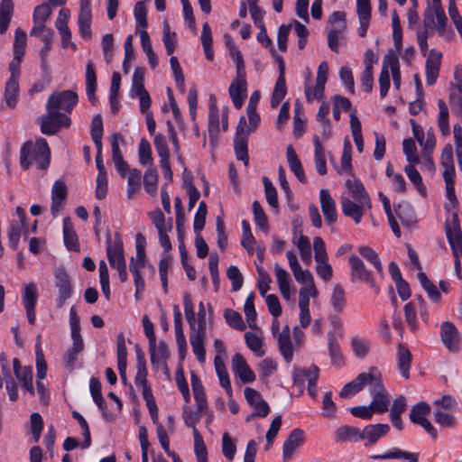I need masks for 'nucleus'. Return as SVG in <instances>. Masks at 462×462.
I'll use <instances>...</instances> for the list:
<instances>
[{
  "instance_id": "nucleus-1",
  "label": "nucleus",
  "mask_w": 462,
  "mask_h": 462,
  "mask_svg": "<svg viewBox=\"0 0 462 462\" xmlns=\"http://www.w3.org/2000/svg\"><path fill=\"white\" fill-rule=\"evenodd\" d=\"M185 318L189 325V342L192 351L200 364L205 363L206 352L204 342L207 338L206 320L196 319L194 304L189 292L183 295Z\"/></svg>"
},
{
  "instance_id": "nucleus-2",
  "label": "nucleus",
  "mask_w": 462,
  "mask_h": 462,
  "mask_svg": "<svg viewBox=\"0 0 462 462\" xmlns=\"http://www.w3.org/2000/svg\"><path fill=\"white\" fill-rule=\"evenodd\" d=\"M51 150L45 139L40 138L34 143H24L20 149V165L28 170L35 164L38 170L44 171L50 165Z\"/></svg>"
},
{
  "instance_id": "nucleus-3",
  "label": "nucleus",
  "mask_w": 462,
  "mask_h": 462,
  "mask_svg": "<svg viewBox=\"0 0 462 462\" xmlns=\"http://www.w3.org/2000/svg\"><path fill=\"white\" fill-rule=\"evenodd\" d=\"M106 256L110 266L118 273L119 279L122 282H125L128 279L126 270V261L125 258L123 240L119 233L115 234L114 240L110 237L106 239Z\"/></svg>"
},
{
  "instance_id": "nucleus-4",
  "label": "nucleus",
  "mask_w": 462,
  "mask_h": 462,
  "mask_svg": "<svg viewBox=\"0 0 462 462\" xmlns=\"http://www.w3.org/2000/svg\"><path fill=\"white\" fill-rule=\"evenodd\" d=\"M423 16L425 28L436 29L439 36L445 35L448 19L441 5V0L428 2Z\"/></svg>"
},
{
  "instance_id": "nucleus-5",
  "label": "nucleus",
  "mask_w": 462,
  "mask_h": 462,
  "mask_svg": "<svg viewBox=\"0 0 462 462\" xmlns=\"http://www.w3.org/2000/svg\"><path fill=\"white\" fill-rule=\"evenodd\" d=\"M41 131L43 134H56L61 127L70 125V118L65 114L53 109H47V114L40 117Z\"/></svg>"
},
{
  "instance_id": "nucleus-6",
  "label": "nucleus",
  "mask_w": 462,
  "mask_h": 462,
  "mask_svg": "<svg viewBox=\"0 0 462 462\" xmlns=\"http://www.w3.org/2000/svg\"><path fill=\"white\" fill-rule=\"evenodd\" d=\"M78 101V94L74 90L56 91L49 97L46 109L62 110L65 113H70Z\"/></svg>"
},
{
  "instance_id": "nucleus-7",
  "label": "nucleus",
  "mask_w": 462,
  "mask_h": 462,
  "mask_svg": "<svg viewBox=\"0 0 462 462\" xmlns=\"http://www.w3.org/2000/svg\"><path fill=\"white\" fill-rule=\"evenodd\" d=\"M348 263L351 270V281L353 282H365L376 294H378L380 292V288L376 284L372 273L365 267L364 262L356 255H350Z\"/></svg>"
},
{
  "instance_id": "nucleus-8",
  "label": "nucleus",
  "mask_w": 462,
  "mask_h": 462,
  "mask_svg": "<svg viewBox=\"0 0 462 462\" xmlns=\"http://www.w3.org/2000/svg\"><path fill=\"white\" fill-rule=\"evenodd\" d=\"M439 337L444 346L450 353L456 354L460 351L462 336L452 322L444 321L441 323Z\"/></svg>"
},
{
  "instance_id": "nucleus-9",
  "label": "nucleus",
  "mask_w": 462,
  "mask_h": 462,
  "mask_svg": "<svg viewBox=\"0 0 462 462\" xmlns=\"http://www.w3.org/2000/svg\"><path fill=\"white\" fill-rule=\"evenodd\" d=\"M55 287L58 289L57 305L59 308L63 307L66 300L69 299L73 293V284L68 272L60 267L55 271Z\"/></svg>"
},
{
  "instance_id": "nucleus-10",
  "label": "nucleus",
  "mask_w": 462,
  "mask_h": 462,
  "mask_svg": "<svg viewBox=\"0 0 462 462\" xmlns=\"http://www.w3.org/2000/svg\"><path fill=\"white\" fill-rule=\"evenodd\" d=\"M372 208L371 203H365L360 201H355L346 197L341 198V208L343 214L351 217L356 224H359L362 220V217L365 214V210L370 209Z\"/></svg>"
},
{
  "instance_id": "nucleus-11",
  "label": "nucleus",
  "mask_w": 462,
  "mask_h": 462,
  "mask_svg": "<svg viewBox=\"0 0 462 462\" xmlns=\"http://www.w3.org/2000/svg\"><path fill=\"white\" fill-rule=\"evenodd\" d=\"M23 303L26 311L28 322L33 325L35 322V307L38 300L37 287L33 282L26 284L22 294Z\"/></svg>"
},
{
  "instance_id": "nucleus-12",
  "label": "nucleus",
  "mask_w": 462,
  "mask_h": 462,
  "mask_svg": "<svg viewBox=\"0 0 462 462\" xmlns=\"http://www.w3.org/2000/svg\"><path fill=\"white\" fill-rule=\"evenodd\" d=\"M91 1L80 0L79 14L78 17L79 32L82 38L89 40L92 36L91 32Z\"/></svg>"
},
{
  "instance_id": "nucleus-13",
  "label": "nucleus",
  "mask_w": 462,
  "mask_h": 462,
  "mask_svg": "<svg viewBox=\"0 0 462 462\" xmlns=\"http://www.w3.org/2000/svg\"><path fill=\"white\" fill-rule=\"evenodd\" d=\"M390 431L386 423L368 424L361 430V440H366L365 447L374 445Z\"/></svg>"
},
{
  "instance_id": "nucleus-14",
  "label": "nucleus",
  "mask_w": 462,
  "mask_h": 462,
  "mask_svg": "<svg viewBox=\"0 0 462 462\" xmlns=\"http://www.w3.org/2000/svg\"><path fill=\"white\" fill-rule=\"evenodd\" d=\"M232 369L234 374L237 375L244 383H253L255 380L254 371L247 365L245 357L239 353H236L232 357Z\"/></svg>"
},
{
  "instance_id": "nucleus-15",
  "label": "nucleus",
  "mask_w": 462,
  "mask_h": 462,
  "mask_svg": "<svg viewBox=\"0 0 462 462\" xmlns=\"http://www.w3.org/2000/svg\"><path fill=\"white\" fill-rule=\"evenodd\" d=\"M442 54L440 51L431 50L427 57L425 63L426 81L429 86L436 83L439 74Z\"/></svg>"
},
{
  "instance_id": "nucleus-16",
  "label": "nucleus",
  "mask_w": 462,
  "mask_h": 462,
  "mask_svg": "<svg viewBox=\"0 0 462 462\" xmlns=\"http://www.w3.org/2000/svg\"><path fill=\"white\" fill-rule=\"evenodd\" d=\"M304 432L300 429L291 430L288 438L285 439L282 447V457L284 461L290 460L294 452L303 444Z\"/></svg>"
},
{
  "instance_id": "nucleus-17",
  "label": "nucleus",
  "mask_w": 462,
  "mask_h": 462,
  "mask_svg": "<svg viewBox=\"0 0 462 462\" xmlns=\"http://www.w3.org/2000/svg\"><path fill=\"white\" fill-rule=\"evenodd\" d=\"M68 196V188L64 181L56 180L51 189V214L56 217L61 210Z\"/></svg>"
},
{
  "instance_id": "nucleus-18",
  "label": "nucleus",
  "mask_w": 462,
  "mask_h": 462,
  "mask_svg": "<svg viewBox=\"0 0 462 462\" xmlns=\"http://www.w3.org/2000/svg\"><path fill=\"white\" fill-rule=\"evenodd\" d=\"M245 398L246 402L254 409V411L259 414V418H265L270 412L268 403L262 398L261 393L250 387L245 389Z\"/></svg>"
},
{
  "instance_id": "nucleus-19",
  "label": "nucleus",
  "mask_w": 462,
  "mask_h": 462,
  "mask_svg": "<svg viewBox=\"0 0 462 462\" xmlns=\"http://www.w3.org/2000/svg\"><path fill=\"white\" fill-rule=\"evenodd\" d=\"M319 201L322 213L325 220L328 224L335 223L337 218L336 210V202L331 197L329 191L326 189H321L319 191Z\"/></svg>"
},
{
  "instance_id": "nucleus-20",
  "label": "nucleus",
  "mask_w": 462,
  "mask_h": 462,
  "mask_svg": "<svg viewBox=\"0 0 462 462\" xmlns=\"http://www.w3.org/2000/svg\"><path fill=\"white\" fill-rule=\"evenodd\" d=\"M361 376H364L362 378L363 388L367 386L371 395L386 390L383 383L382 376L376 368L371 367L369 372L361 373Z\"/></svg>"
},
{
  "instance_id": "nucleus-21",
  "label": "nucleus",
  "mask_w": 462,
  "mask_h": 462,
  "mask_svg": "<svg viewBox=\"0 0 462 462\" xmlns=\"http://www.w3.org/2000/svg\"><path fill=\"white\" fill-rule=\"evenodd\" d=\"M277 340L278 348L282 357L286 363L290 364L293 358V346L291 340L289 326H285L282 331L278 334Z\"/></svg>"
},
{
  "instance_id": "nucleus-22",
  "label": "nucleus",
  "mask_w": 462,
  "mask_h": 462,
  "mask_svg": "<svg viewBox=\"0 0 462 462\" xmlns=\"http://www.w3.org/2000/svg\"><path fill=\"white\" fill-rule=\"evenodd\" d=\"M335 440L337 443L357 442L361 440V430L357 427L344 425L338 427L335 432Z\"/></svg>"
},
{
  "instance_id": "nucleus-23",
  "label": "nucleus",
  "mask_w": 462,
  "mask_h": 462,
  "mask_svg": "<svg viewBox=\"0 0 462 462\" xmlns=\"http://www.w3.org/2000/svg\"><path fill=\"white\" fill-rule=\"evenodd\" d=\"M287 162L290 170L294 173L295 177L301 183L307 181L306 175L302 167V164L298 158V155L291 145H289L286 150Z\"/></svg>"
},
{
  "instance_id": "nucleus-24",
  "label": "nucleus",
  "mask_w": 462,
  "mask_h": 462,
  "mask_svg": "<svg viewBox=\"0 0 462 462\" xmlns=\"http://www.w3.org/2000/svg\"><path fill=\"white\" fill-rule=\"evenodd\" d=\"M345 186L348 189L353 200L360 202L363 201L366 204L371 203L370 197L360 180H346Z\"/></svg>"
},
{
  "instance_id": "nucleus-25",
  "label": "nucleus",
  "mask_w": 462,
  "mask_h": 462,
  "mask_svg": "<svg viewBox=\"0 0 462 462\" xmlns=\"http://www.w3.org/2000/svg\"><path fill=\"white\" fill-rule=\"evenodd\" d=\"M86 92L88 100L95 104L97 102L96 89H97V74L95 65L92 61H88L86 66Z\"/></svg>"
},
{
  "instance_id": "nucleus-26",
  "label": "nucleus",
  "mask_w": 462,
  "mask_h": 462,
  "mask_svg": "<svg viewBox=\"0 0 462 462\" xmlns=\"http://www.w3.org/2000/svg\"><path fill=\"white\" fill-rule=\"evenodd\" d=\"M71 338L73 341L72 346L64 355V364L69 371L73 370L78 355L84 349L82 337H71Z\"/></svg>"
},
{
  "instance_id": "nucleus-27",
  "label": "nucleus",
  "mask_w": 462,
  "mask_h": 462,
  "mask_svg": "<svg viewBox=\"0 0 462 462\" xmlns=\"http://www.w3.org/2000/svg\"><path fill=\"white\" fill-rule=\"evenodd\" d=\"M63 237L64 244L68 250L73 252H79V243L78 239V236L73 229V226L69 217H65L63 219Z\"/></svg>"
},
{
  "instance_id": "nucleus-28",
  "label": "nucleus",
  "mask_w": 462,
  "mask_h": 462,
  "mask_svg": "<svg viewBox=\"0 0 462 462\" xmlns=\"http://www.w3.org/2000/svg\"><path fill=\"white\" fill-rule=\"evenodd\" d=\"M412 360V356L410 350L402 344L398 345L397 362L398 368L402 377L405 379L410 378V368Z\"/></svg>"
},
{
  "instance_id": "nucleus-29",
  "label": "nucleus",
  "mask_w": 462,
  "mask_h": 462,
  "mask_svg": "<svg viewBox=\"0 0 462 462\" xmlns=\"http://www.w3.org/2000/svg\"><path fill=\"white\" fill-rule=\"evenodd\" d=\"M214 365H215V369H216L217 374L219 379L220 385L225 389L226 394L229 397H232L233 391H232V387H231L229 375L226 371V365L219 356H215Z\"/></svg>"
},
{
  "instance_id": "nucleus-30",
  "label": "nucleus",
  "mask_w": 462,
  "mask_h": 462,
  "mask_svg": "<svg viewBox=\"0 0 462 462\" xmlns=\"http://www.w3.org/2000/svg\"><path fill=\"white\" fill-rule=\"evenodd\" d=\"M319 376V369L317 365H312L309 369L294 368L292 374V380L294 385L300 388V393L303 392L305 387V382L310 383V374H314Z\"/></svg>"
},
{
  "instance_id": "nucleus-31",
  "label": "nucleus",
  "mask_w": 462,
  "mask_h": 462,
  "mask_svg": "<svg viewBox=\"0 0 462 462\" xmlns=\"http://www.w3.org/2000/svg\"><path fill=\"white\" fill-rule=\"evenodd\" d=\"M372 459H405L408 462H418L419 454L402 451L399 448H393L382 455H372Z\"/></svg>"
},
{
  "instance_id": "nucleus-32",
  "label": "nucleus",
  "mask_w": 462,
  "mask_h": 462,
  "mask_svg": "<svg viewBox=\"0 0 462 462\" xmlns=\"http://www.w3.org/2000/svg\"><path fill=\"white\" fill-rule=\"evenodd\" d=\"M149 352L152 365H158L161 362L165 363L170 356L168 346L164 341H160L157 346L155 340L153 346H149Z\"/></svg>"
},
{
  "instance_id": "nucleus-33",
  "label": "nucleus",
  "mask_w": 462,
  "mask_h": 462,
  "mask_svg": "<svg viewBox=\"0 0 462 462\" xmlns=\"http://www.w3.org/2000/svg\"><path fill=\"white\" fill-rule=\"evenodd\" d=\"M208 112V133L209 136H216L219 132V115L214 95L210 96Z\"/></svg>"
},
{
  "instance_id": "nucleus-34",
  "label": "nucleus",
  "mask_w": 462,
  "mask_h": 462,
  "mask_svg": "<svg viewBox=\"0 0 462 462\" xmlns=\"http://www.w3.org/2000/svg\"><path fill=\"white\" fill-rule=\"evenodd\" d=\"M372 397L370 406L375 413L383 414L388 411L391 401L387 390L373 394Z\"/></svg>"
},
{
  "instance_id": "nucleus-35",
  "label": "nucleus",
  "mask_w": 462,
  "mask_h": 462,
  "mask_svg": "<svg viewBox=\"0 0 462 462\" xmlns=\"http://www.w3.org/2000/svg\"><path fill=\"white\" fill-rule=\"evenodd\" d=\"M430 412V404L426 402H420L411 408L409 417L412 423L419 425L427 419Z\"/></svg>"
},
{
  "instance_id": "nucleus-36",
  "label": "nucleus",
  "mask_w": 462,
  "mask_h": 462,
  "mask_svg": "<svg viewBox=\"0 0 462 462\" xmlns=\"http://www.w3.org/2000/svg\"><path fill=\"white\" fill-rule=\"evenodd\" d=\"M247 142L248 137L246 135L235 136L234 139L236 157L238 161H242L245 166H247L249 163Z\"/></svg>"
},
{
  "instance_id": "nucleus-37",
  "label": "nucleus",
  "mask_w": 462,
  "mask_h": 462,
  "mask_svg": "<svg viewBox=\"0 0 462 462\" xmlns=\"http://www.w3.org/2000/svg\"><path fill=\"white\" fill-rule=\"evenodd\" d=\"M315 146V167L319 175H325L327 173V163L325 158V150L321 145L319 137L315 135L313 138Z\"/></svg>"
},
{
  "instance_id": "nucleus-38",
  "label": "nucleus",
  "mask_w": 462,
  "mask_h": 462,
  "mask_svg": "<svg viewBox=\"0 0 462 462\" xmlns=\"http://www.w3.org/2000/svg\"><path fill=\"white\" fill-rule=\"evenodd\" d=\"M446 235L452 251H456L455 246L457 247L462 244V234L459 229L458 217L457 214H454L453 216V230L450 226H447Z\"/></svg>"
},
{
  "instance_id": "nucleus-39",
  "label": "nucleus",
  "mask_w": 462,
  "mask_h": 462,
  "mask_svg": "<svg viewBox=\"0 0 462 462\" xmlns=\"http://www.w3.org/2000/svg\"><path fill=\"white\" fill-rule=\"evenodd\" d=\"M19 82L14 79H8L5 88V100L9 108H14L18 101Z\"/></svg>"
},
{
  "instance_id": "nucleus-40",
  "label": "nucleus",
  "mask_w": 462,
  "mask_h": 462,
  "mask_svg": "<svg viewBox=\"0 0 462 462\" xmlns=\"http://www.w3.org/2000/svg\"><path fill=\"white\" fill-rule=\"evenodd\" d=\"M441 165L444 168L443 177L447 174L455 176V166L453 159V149L451 144H446L441 152Z\"/></svg>"
},
{
  "instance_id": "nucleus-41",
  "label": "nucleus",
  "mask_w": 462,
  "mask_h": 462,
  "mask_svg": "<svg viewBox=\"0 0 462 462\" xmlns=\"http://www.w3.org/2000/svg\"><path fill=\"white\" fill-rule=\"evenodd\" d=\"M385 62H388L390 70L392 72L393 86L396 89H399L401 86L402 78L399 59L397 54L394 52H390L386 54Z\"/></svg>"
},
{
  "instance_id": "nucleus-42",
  "label": "nucleus",
  "mask_w": 462,
  "mask_h": 462,
  "mask_svg": "<svg viewBox=\"0 0 462 462\" xmlns=\"http://www.w3.org/2000/svg\"><path fill=\"white\" fill-rule=\"evenodd\" d=\"M287 88L285 82V76H278L276 80L272 97H271V106L273 108L277 107L280 103L282 101L284 97L286 96Z\"/></svg>"
},
{
  "instance_id": "nucleus-43",
  "label": "nucleus",
  "mask_w": 462,
  "mask_h": 462,
  "mask_svg": "<svg viewBox=\"0 0 462 462\" xmlns=\"http://www.w3.org/2000/svg\"><path fill=\"white\" fill-rule=\"evenodd\" d=\"M350 127L351 133L353 135V139L355 144L356 146L357 152L359 153L364 151V139L362 135V125L361 122L356 115L350 116Z\"/></svg>"
},
{
  "instance_id": "nucleus-44",
  "label": "nucleus",
  "mask_w": 462,
  "mask_h": 462,
  "mask_svg": "<svg viewBox=\"0 0 462 462\" xmlns=\"http://www.w3.org/2000/svg\"><path fill=\"white\" fill-rule=\"evenodd\" d=\"M228 92L236 108L239 109L243 106L244 98L246 93V85H241L238 82L232 81Z\"/></svg>"
},
{
  "instance_id": "nucleus-45",
  "label": "nucleus",
  "mask_w": 462,
  "mask_h": 462,
  "mask_svg": "<svg viewBox=\"0 0 462 462\" xmlns=\"http://www.w3.org/2000/svg\"><path fill=\"white\" fill-rule=\"evenodd\" d=\"M418 279L421 287L427 292L429 298L434 302L439 301L441 298L440 292L439 291L436 285L429 280L426 273L423 272H420L418 273Z\"/></svg>"
},
{
  "instance_id": "nucleus-46",
  "label": "nucleus",
  "mask_w": 462,
  "mask_h": 462,
  "mask_svg": "<svg viewBox=\"0 0 462 462\" xmlns=\"http://www.w3.org/2000/svg\"><path fill=\"white\" fill-rule=\"evenodd\" d=\"M352 145L347 137L344 140V147L341 156V170H338L337 172L342 174L343 171L349 173L352 175Z\"/></svg>"
},
{
  "instance_id": "nucleus-47",
  "label": "nucleus",
  "mask_w": 462,
  "mask_h": 462,
  "mask_svg": "<svg viewBox=\"0 0 462 462\" xmlns=\"http://www.w3.org/2000/svg\"><path fill=\"white\" fill-rule=\"evenodd\" d=\"M329 30L332 32L343 33L346 29V13L343 11H335L328 18Z\"/></svg>"
},
{
  "instance_id": "nucleus-48",
  "label": "nucleus",
  "mask_w": 462,
  "mask_h": 462,
  "mask_svg": "<svg viewBox=\"0 0 462 462\" xmlns=\"http://www.w3.org/2000/svg\"><path fill=\"white\" fill-rule=\"evenodd\" d=\"M404 171L409 178V180L415 185L417 190L425 197L427 194V189L424 184L422 183V179L420 172L415 169L413 164H408L404 168Z\"/></svg>"
},
{
  "instance_id": "nucleus-49",
  "label": "nucleus",
  "mask_w": 462,
  "mask_h": 462,
  "mask_svg": "<svg viewBox=\"0 0 462 462\" xmlns=\"http://www.w3.org/2000/svg\"><path fill=\"white\" fill-rule=\"evenodd\" d=\"M26 42V32L23 29L17 28L14 32V39L13 43L14 56H24Z\"/></svg>"
},
{
  "instance_id": "nucleus-50",
  "label": "nucleus",
  "mask_w": 462,
  "mask_h": 462,
  "mask_svg": "<svg viewBox=\"0 0 462 462\" xmlns=\"http://www.w3.org/2000/svg\"><path fill=\"white\" fill-rule=\"evenodd\" d=\"M438 106L439 109L438 125L441 134L443 135H447L449 134L448 108L445 101L442 99L438 101Z\"/></svg>"
},
{
  "instance_id": "nucleus-51",
  "label": "nucleus",
  "mask_w": 462,
  "mask_h": 462,
  "mask_svg": "<svg viewBox=\"0 0 462 462\" xmlns=\"http://www.w3.org/2000/svg\"><path fill=\"white\" fill-rule=\"evenodd\" d=\"M142 172L137 169L129 171L127 177V198L132 199L133 195L140 189Z\"/></svg>"
},
{
  "instance_id": "nucleus-52",
  "label": "nucleus",
  "mask_w": 462,
  "mask_h": 462,
  "mask_svg": "<svg viewBox=\"0 0 462 462\" xmlns=\"http://www.w3.org/2000/svg\"><path fill=\"white\" fill-rule=\"evenodd\" d=\"M328 351L332 363L337 366L342 365L343 355L341 353L338 342L332 333L328 334Z\"/></svg>"
},
{
  "instance_id": "nucleus-53",
  "label": "nucleus",
  "mask_w": 462,
  "mask_h": 462,
  "mask_svg": "<svg viewBox=\"0 0 462 462\" xmlns=\"http://www.w3.org/2000/svg\"><path fill=\"white\" fill-rule=\"evenodd\" d=\"M433 416H434V420L440 427L451 428V429H454L457 427V419L449 411L435 410Z\"/></svg>"
},
{
  "instance_id": "nucleus-54",
  "label": "nucleus",
  "mask_w": 462,
  "mask_h": 462,
  "mask_svg": "<svg viewBox=\"0 0 462 462\" xmlns=\"http://www.w3.org/2000/svg\"><path fill=\"white\" fill-rule=\"evenodd\" d=\"M194 452L198 462H208V451L203 438L198 430H194Z\"/></svg>"
},
{
  "instance_id": "nucleus-55",
  "label": "nucleus",
  "mask_w": 462,
  "mask_h": 462,
  "mask_svg": "<svg viewBox=\"0 0 462 462\" xmlns=\"http://www.w3.org/2000/svg\"><path fill=\"white\" fill-rule=\"evenodd\" d=\"M435 410L452 411L457 409V400L450 394H445L439 399L432 402Z\"/></svg>"
},
{
  "instance_id": "nucleus-56",
  "label": "nucleus",
  "mask_w": 462,
  "mask_h": 462,
  "mask_svg": "<svg viewBox=\"0 0 462 462\" xmlns=\"http://www.w3.org/2000/svg\"><path fill=\"white\" fill-rule=\"evenodd\" d=\"M22 227L23 226L14 220L11 221L8 226V244L13 250H17L18 243L21 237Z\"/></svg>"
},
{
  "instance_id": "nucleus-57",
  "label": "nucleus",
  "mask_w": 462,
  "mask_h": 462,
  "mask_svg": "<svg viewBox=\"0 0 462 462\" xmlns=\"http://www.w3.org/2000/svg\"><path fill=\"white\" fill-rule=\"evenodd\" d=\"M90 134L94 144L102 143L103 119L101 115H96L91 121Z\"/></svg>"
},
{
  "instance_id": "nucleus-58",
  "label": "nucleus",
  "mask_w": 462,
  "mask_h": 462,
  "mask_svg": "<svg viewBox=\"0 0 462 462\" xmlns=\"http://www.w3.org/2000/svg\"><path fill=\"white\" fill-rule=\"evenodd\" d=\"M224 318L226 322L233 328L237 330H244L245 328V325L243 321L242 316L237 311L226 309L224 312Z\"/></svg>"
},
{
  "instance_id": "nucleus-59",
  "label": "nucleus",
  "mask_w": 462,
  "mask_h": 462,
  "mask_svg": "<svg viewBox=\"0 0 462 462\" xmlns=\"http://www.w3.org/2000/svg\"><path fill=\"white\" fill-rule=\"evenodd\" d=\"M358 252L361 256H363L365 260L374 265L379 273L383 272V264L374 250L369 246H361L358 248Z\"/></svg>"
},
{
  "instance_id": "nucleus-60",
  "label": "nucleus",
  "mask_w": 462,
  "mask_h": 462,
  "mask_svg": "<svg viewBox=\"0 0 462 462\" xmlns=\"http://www.w3.org/2000/svg\"><path fill=\"white\" fill-rule=\"evenodd\" d=\"M207 214V204L205 201H200L193 222V229L196 234H199L203 230L206 223Z\"/></svg>"
},
{
  "instance_id": "nucleus-61",
  "label": "nucleus",
  "mask_w": 462,
  "mask_h": 462,
  "mask_svg": "<svg viewBox=\"0 0 462 462\" xmlns=\"http://www.w3.org/2000/svg\"><path fill=\"white\" fill-rule=\"evenodd\" d=\"M51 8L46 2L37 5L33 10V23H45L51 15Z\"/></svg>"
},
{
  "instance_id": "nucleus-62",
  "label": "nucleus",
  "mask_w": 462,
  "mask_h": 462,
  "mask_svg": "<svg viewBox=\"0 0 462 462\" xmlns=\"http://www.w3.org/2000/svg\"><path fill=\"white\" fill-rule=\"evenodd\" d=\"M245 339L247 347L252 350L256 356L261 357L264 355V351L262 350L263 341L258 336L253 332H246L245 334Z\"/></svg>"
},
{
  "instance_id": "nucleus-63",
  "label": "nucleus",
  "mask_w": 462,
  "mask_h": 462,
  "mask_svg": "<svg viewBox=\"0 0 462 462\" xmlns=\"http://www.w3.org/2000/svg\"><path fill=\"white\" fill-rule=\"evenodd\" d=\"M361 374H359L352 382L347 383L341 389L339 395L342 398H348L355 395L363 389Z\"/></svg>"
},
{
  "instance_id": "nucleus-64",
  "label": "nucleus",
  "mask_w": 462,
  "mask_h": 462,
  "mask_svg": "<svg viewBox=\"0 0 462 462\" xmlns=\"http://www.w3.org/2000/svg\"><path fill=\"white\" fill-rule=\"evenodd\" d=\"M157 182H158V173L157 171L153 168H149L146 170L143 177V185L145 190L151 194L154 195L157 190Z\"/></svg>"
}]
</instances>
